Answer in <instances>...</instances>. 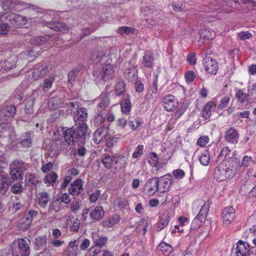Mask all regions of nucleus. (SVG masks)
<instances>
[{
    "instance_id": "obj_37",
    "label": "nucleus",
    "mask_w": 256,
    "mask_h": 256,
    "mask_svg": "<svg viewBox=\"0 0 256 256\" xmlns=\"http://www.w3.org/2000/svg\"><path fill=\"white\" fill-rule=\"evenodd\" d=\"M58 178V176L55 172H51L45 176L44 182L48 186H54L56 183Z\"/></svg>"
},
{
    "instance_id": "obj_58",
    "label": "nucleus",
    "mask_w": 256,
    "mask_h": 256,
    "mask_svg": "<svg viewBox=\"0 0 256 256\" xmlns=\"http://www.w3.org/2000/svg\"><path fill=\"white\" fill-rule=\"evenodd\" d=\"M252 36V34L247 32H242L237 34V37L240 40H244L249 39Z\"/></svg>"
},
{
    "instance_id": "obj_43",
    "label": "nucleus",
    "mask_w": 256,
    "mask_h": 256,
    "mask_svg": "<svg viewBox=\"0 0 256 256\" xmlns=\"http://www.w3.org/2000/svg\"><path fill=\"white\" fill-rule=\"evenodd\" d=\"M31 6L21 1L15 0L14 11L20 12L26 8H30Z\"/></svg>"
},
{
    "instance_id": "obj_1",
    "label": "nucleus",
    "mask_w": 256,
    "mask_h": 256,
    "mask_svg": "<svg viewBox=\"0 0 256 256\" xmlns=\"http://www.w3.org/2000/svg\"><path fill=\"white\" fill-rule=\"evenodd\" d=\"M87 118L86 109L82 108L76 111L74 114V120L76 122H82V123L64 132V137L67 144H70L76 142L82 144L84 142L88 130V126L84 122L86 121Z\"/></svg>"
},
{
    "instance_id": "obj_62",
    "label": "nucleus",
    "mask_w": 256,
    "mask_h": 256,
    "mask_svg": "<svg viewBox=\"0 0 256 256\" xmlns=\"http://www.w3.org/2000/svg\"><path fill=\"white\" fill-rule=\"evenodd\" d=\"M172 174L174 178L178 180L182 179L185 176L184 172L181 169H178L173 170Z\"/></svg>"
},
{
    "instance_id": "obj_54",
    "label": "nucleus",
    "mask_w": 256,
    "mask_h": 256,
    "mask_svg": "<svg viewBox=\"0 0 256 256\" xmlns=\"http://www.w3.org/2000/svg\"><path fill=\"white\" fill-rule=\"evenodd\" d=\"M10 26L7 23L0 24V35L4 36L9 32Z\"/></svg>"
},
{
    "instance_id": "obj_15",
    "label": "nucleus",
    "mask_w": 256,
    "mask_h": 256,
    "mask_svg": "<svg viewBox=\"0 0 256 256\" xmlns=\"http://www.w3.org/2000/svg\"><path fill=\"white\" fill-rule=\"evenodd\" d=\"M84 182L82 179L78 178L74 180L68 187L69 193L73 196H78L83 190Z\"/></svg>"
},
{
    "instance_id": "obj_8",
    "label": "nucleus",
    "mask_w": 256,
    "mask_h": 256,
    "mask_svg": "<svg viewBox=\"0 0 256 256\" xmlns=\"http://www.w3.org/2000/svg\"><path fill=\"white\" fill-rule=\"evenodd\" d=\"M162 103L164 108L168 112L174 111L178 106V100L171 94L164 96Z\"/></svg>"
},
{
    "instance_id": "obj_41",
    "label": "nucleus",
    "mask_w": 256,
    "mask_h": 256,
    "mask_svg": "<svg viewBox=\"0 0 256 256\" xmlns=\"http://www.w3.org/2000/svg\"><path fill=\"white\" fill-rule=\"evenodd\" d=\"M143 124L142 119L139 118H136L134 120L128 121V124L132 130H136L138 128Z\"/></svg>"
},
{
    "instance_id": "obj_2",
    "label": "nucleus",
    "mask_w": 256,
    "mask_h": 256,
    "mask_svg": "<svg viewBox=\"0 0 256 256\" xmlns=\"http://www.w3.org/2000/svg\"><path fill=\"white\" fill-rule=\"evenodd\" d=\"M90 60L95 64H100L99 68L93 72L96 79L104 82L112 79L114 67L111 64L112 59L109 52L104 50L93 52L90 56Z\"/></svg>"
},
{
    "instance_id": "obj_42",
    "label": "nucleus",
    "mask_w": 256,
    "mask_h": 256,
    "mask_svg": "<svg viewBox=\"0 0 256 256\" xmlns=\"http://www.w3.org/2000/svg\"><path fill=\"white\" fill-rule=\"evenodd\" d=\"M210 160V156L207 150H204L199 157V160L200 164L204 166H206L208 164Z\"/></svg>"
},
{
    "instance_id": "obj_4",
    "label": "nucleus",
    "mask_w": 256,
    "mask_h": 256,
    "mask_svg": "<svg viewBox=\"0 0 256 256\" xmlns=\"http://www.w3.org/2000/svg\"><path fill=\"white\" fill-rule=\"evenodd\" d=\"M235 172L224 163L220 164L214 170V178L218 182H223L233 178Z\"/></svg>"
},
{
    "instance_id": "obj_23",
    "label": "nucleus",
    "mask_w": 256,
    "mask_h": 256,
    "mask_svg": "<svg viewBox=\"0 0 256 256\" xmlns=\"http://www.w3.org/2000/svg\"><path fill=\"white\" fill-rule=\"evenodd\" d=\"M107 130L102 127L97 129L93 136V140L96 144L101 142L104 139L106 140L108 134H106Z\"/></svg>"
},
{
    "instance_id": "obj_30",
    "label": "nucleus",
    "mask_w": 256,
    "mask_h": 256,
    "mask_svg": "<svg viewBox=\"0 0 256 256\" xmlns=\"http://www.w3.org/2000/svg\"><path fill=\"white\" fill-rule=\"evenodd\" d=\"M216 106V104L215 102L210 101L208 102L204 106L202 111V115L206 120H208L210 118L212 115V109L214 108Z\"/></svg>"
},
{
    "instance_id": "obj_26",
    "label": "nucleus",
    "mask_w": 256,
    "mask_h": 256,
    "mask_svg": "<svg viewBox=\"0 0 256 256\" xmlns=\"http://www.w3.org/2000/svg\"><path fill=\"white\" fill-rule=\"evenodd\" d=\"M16 57L12 56L4 62H0V66L5 70H10L16 66Z\"/></svg>"
},
{
    "instance_id": "obj_45",
    "label": "nucleus",
    "mask_w": 256,
    "mask_h": 256,
    "mask_svg": "<svg viewBox=\"0 0 256 256\" xmlns=\"http://www.w3.org/2000/svg\"><path fill=\"white\" fill-rule=\"evenodd\" d=\"M26 179L28 181V184L30 186H36L38 183V180L35 175L30 172L26 173Z\"/></svg>"
},
{
    "instance_id": "obj_34",
    "label": "nucleus",
    "mask_w": 256,
    "mask_h": 256,
    "mask_svg": "<svg viewBox=\"0 0 256 256\" xmlns=\"http://www.w3.org/2000/svg\"><path fill=\"white\" fill-rule=\"evenodd\" d=\"M91 217L95 220H100L104 216V211L102 206H96L90 213Z\"/></svg>"
},
{
    "instance_id": "obj_50",
    "label": "nucleus",
    "mask_w": 256,
    "mask_h": 256,
    "mask_svg": "<svg viewBox=\"0 0 256 256\" xmlns=\"http://www.w3.org/2000/svg\"><path fill=\"white\" fill-rule=\"evenodd\" d=\"M236 96L238 101L240 102H244L248 100V95L242 90H238L236 93Z\"/></svg>"
},
{
    "instance_id": "obj_52",
    "label": "nucleus",
    "mask_w": 256,
    "mask_h": 256,
    "mask_svg": "<svg viewBox=\"0 0 256 256\" xmlns=\"http://www.w3.org/2000/svg\"><path fill=\"white\" fill-rule=\"evenodd\" d=\"M46 240L47 238L46 236H38L35 240V244L36 246L40 248V247L45 246Z\"/></svg>"
},
{
    "instance_id": "obj_51",
    "label": "nucleus",
    "mask_w": 256,
    "mask_h": 256,
    "mask_svg": "<svg viewBox=\"0 0 256 256\" xmlns=\"http://www.w3.org/2000/svg\"><path fill=\"white\" fill-rule=\"evenodd\" d=\"M60 208V203L58 201H54L49 206L48 211L58 212Z\"/></svg>"
},
{
    "instance_id": "obj_13",
    "label": "nucleus",
    "mask_w": 256,
    "mask_h": 256,
    "mask_svg": "<svg viewBox=\"0 0 256 256\" xmlns=\"http://www.w3.org/2000/svg\"><path fill=\"white\" fill-rule=\"evenodd\" d=\"M158 192L164 193L168 192L172 184V178L170 174L158 178Z\"/></svg>"
},
{
    "instance_id": "obj_22",
    "label": "nucleus",
    "mask_w": 256,
    "mask_h": 256,
    "mask_svg": "<svg viewBox=\"0 0 256 256\" xmlns=\"http://www.w3.org/2000/svg\"><path fill=\"white\" fill-rule=\"evenodd\" d=\"M92 238L95 246H98L100 248H102L105 246L108 241L107 236L100 235L96 232L92 233Z\"/></svg>"
},
{
    "instance_id": "obj_21",
    "label": "nucleus",
    "mask_w": 256,
    "mask_h": 256,
    "mask_svg": "<svg viewBox=\"0 0 256 256\" xmlns=\"http://www.w3.org/2000/svg\"><path fill=\"white\" fill-rule=\"evenodd\" d=\"M46 26L56 31H60L62 32H66L68 31V28L65 24L54 21V20L52 22H46Z\"/></svg>"
},
{
    "instance_id": "obj_47",
    "label": "nucleus",
    "mask_w": 256,
    "mask_h": 256,
    "mask_svg": "<svg viewBox=\"0 0 256 256\" xmlns=\"http://www.w3.org/2000/svg\"><path fill=\"white\" fill-rule=\"evenodd\" d=\"M54 78H45L44 80L43 84L42 86V90L44 92H47L52 87Z\"/></svg>"
},
{
    "instance_id": "obj_3",
    "label": "nucleus",
    "mask_w": 256,
    "mask_h": 256,
    "mask_svg": "<svg viewBox=\"0 0 256 256\" xmlns=\"http://www.w3.org/2000/svg\"><path fill=\"white\" fill-rule=\"evenodd\" d=\"M30 167L28 164L20 160H16L10 166L11 178L13 180H22L24 172Z\"/></svg>"
},
{
    "instance_id": "obj_60",
    "label": "nucleus",
    "mask_w": 256,
    "mask_h": 256,
    "mask_svg": "<svg viewBox=\"0 0 256 256\" xmlns=\"http://www.w3.org/2000/svg\"><path fill=\"white\" fill-rule=\"evenodd\" d=\"M144 152V146L138 145L132 154V156L134 158H138Z\"/></svg>"
},
{
    "instance_id": "obj_33",
    "label": "nucleus",
    "mask_w": 256,
    "mask_h": 256,
    "mask_svg": "<svg viewBox=\"0 0 256 256\" xmlns=\"http://www.w3.org/2000/svg\"><path fill=\"white\" fill-rule=\"evenodd\" d=\"M200 34L201 38L210 40H212L214 38L216 33L214 30L204 28L200 30Z\"/></svg>"
},
{
    "instance_id": "obj_18",
    "label": "nucleus",
    "mask_w": 256,
    "mask_h": 256,
    "mask_svg": "<svg viewBox=\"0 0 256 256\" xmlns=\"http://www.w3.org/2000/svg\"><path fill=\"white\" fill-rule=\"evenodd\" d=\"M225 139L228 142L236 144L239 139V133L237 130L234 128H229L225 134Z\"/></svg>"
},
{
    "instance_id": "obj_24",
    "label": "nucleus",
    "mask_w": 256,
    "mask_h": 256,
    "mask_svg": "<svg viewBox=\"0 0 256 256\" xmlns=\"http://www.w3.org/2000/svg\"><path fill=\"white\" fill-rule=\"evenodd\" d=\"M50 200L48 194L46 192H42L37 194L36 202L41 208H45Z\"/></svg>"
},
{
    "instance_id": "obj_40",
    "label": "nucleus",
    "mask_w": 256,
    "mask_h": 256,
    "mask_svg": "<svg viewBox=\"0 0 256 256\" xmlns=\"http://www.w3.org/2000/svg\"><path fill=\"white\" fill-rule=\"evenodd\" d=\"M122 112L123 114H128L131 110V103L129 99H124L120 104Z\"/></svg>"
},
{
    "instance_id": "obj_38",
    "label": "nucleus",
    "mask_w": 256,
    "mask_h": 256,
    "mask_svg": "<svg viewBox=\"0 0 256 256\" xmlns=\"http://www.w3.org/2000/svg\"><path fill=\"white\" fill-rule=\"evenodd\" d=\"M15 0H4L1 4L4 10L6 12H12L14 10Z\"/></svg>"
},
{
    "instance_id": "obj_56",
    "label": "nucleus",
    "mask_w": 256,
    "mask_h": 256,
    "mask_svg": "<svg viewBox=\"0 0 256 256\" xmlns=\"http://www.w3.org/2000/svg\"><path fill=\"white\" fill-rule=\"evenodd\" d=\"M209 142L208 136H200L197 140V144L201 147L204 146Z\"/></svg>"
},
{
    "instance_id": "obj_17",
    "label": "nucleus",
    "mask_w": 256,
    "mask_h": 256,
    "mask_svg": "<svg viewBox=\"0 0 256 256\" xmlns=\"http://www.w3.org/2000/svg\"><path fill=\"white\" fill-rule=\"evenodd\" d=\"M122 160V158L114 156H111L108 154H106L103 156L102 163L106 168H110Z\"/></svg>"
},
{
    "instance_id": "obj_31",
    "label": "nucleus",
    "mask_w": 256,
    "mask_h": 256,
    "mask_svg": "<svg viewBox=\"0 0 256 256\" xmlns=\"http://www.w3.org/2000/svg\"><path fill=\"white\" fill-rule=\"evenodd\" d=\"M120 220L118 214H114L102 222V226L104 228H110L118 223Z\"/></svg>"
},
{
    "instance_id": "obj_12",
    "label": "nucleus",
    "mask_w": 256,
    "mask_h": 256,
    "mask_svg": "<svg viewBox=\"0 0 256 256\" xmlns=\"http://www.w3.org/2000/svg\"><path fill=\"white\" fill-rule=\"evenodd\" d=\"M235 216V210L232 207L225 208L222 212L223 224L226 226H228L234 220Z\"/></svg>"
},
{
    "instance_id": "obj_59",
    "label": "nucleus",
    "mask_w": 256,
    "mask_h": 256,
    "mask_svg": "<svg viewBox=\"0 0 256 256\" xmlns=\"http://www.w3.org/2000/svg\"><path fill=\"white\" fill-rule=\"evenodd\" d=\"M101 248L94 244L88 250V254L89 256H96L101 251Z\"/></svg>"
},
{
    "instance_id": "obj_55",
    "label": "nucleus",
    "mask_w": 256,
    "mask_h": 256,
    "mask_svg": "<svg viewBox=\"0 0 256 256\" xmlns=\"http://www.w3.org/2000/svg\"><path fill=\"white\" fill-rule=\"evenodd\" d=\"M105 120V117L101 114H98L94 118V124L98 126L102 125Z\"/></svg>"
},
{
    "instance_id": "obj_6",
    "label": "nucleus",
    "mask_w": 256,
    "mask_h": 256,
    "mask_svg": "<svg viewBox=\"0 0 256 256\" xmlns=\"http://www.w3.org/2000/svg\"><path fill=\"white\" fill-rule=\"evenodd\" d=\"M2 17L9 21L10 24L16 28L22 27L28 22L26 16L14 12H6L2 14L0 13V18Z\"/></svg>"
},
{
    "instance_id": "obj_48",
    "label": "nucleus",
    "mask_w": 256,
    "mask_h": 256,
    "mask_svg": "<svg viewBox=\"0 0 256 256\" xmlns=\"http://www.w3.org/2000/svg\"><path fill=\"white\" fill-rule=\"evenodd\" d=\"M171 5L173 10L176 12H184L186 10L185 4L182 2H173Z\"/></svg>"
},
{
    "instance_id": "obj_29",
    "label": "nucleus",
    "mask_w": 256,
    "mask_h": 256,
    "mask_svg": "<svg viewBox=\"0 0 256 256\" xmlns=\"http://www.w3.org/2000/svg\"><path fill=\"white\" fill-rule=\"evenodd\" d=\"M148 162L149 164L156 168V170H159L162 168L158 162V155L154 152L150 153L148 157Z\"/></svg>"
},
{
    "instance_id": "obj_36",
    "label": "nucleus",
    "mask_w": 256,
    "mask_h": 256,
    "mask_svg": "<svg viewBox=\"0 0 256 256\" xmlns=\"http://www.w3.org/2000/svg\"><path fill=\"white\" fill-rule=\"evenodd\" d=\"M50 38V36L48 35L40 36H34L30 38V42L34 45L40 46L46 41H48Z\"/></svg>"
},
{
    "instance_id": "obj_19",
    "label": "nucleus",
    "mask_w": 256,
    "mask_h": 256,
    "mask_svg": "<svg viewBox=\"0 0 256 256\" xmlns=\"http://www.w3.org/2000/svg\"><path fill=\"white\" fill-rule=\"evenodd\" d=\"M16 112V107L14 105L6 106L0 111V118L2 120L6 118H13Z\"/></svg>"
},
{
    "instance_id": "obj_61",
    "label": "nucleus",
    "mask_w": 256,
    "mask_h": 256,
    "mask_svg": "<svg viewBox=\"0 0 256 256\" xmlns=\"http://www.w3.org/2000/svg\"><path fill=\"white\" fill-rule=\"evenodd\" d=\"M23 190L22 182L16 183L11 188L12 192L16 194H20L22 192Z\"/></svg>"
},
{
    "instance_id": "obj_5",
    "label": "nucleus",
    "mask_w": 256,
    "mask_h": 256,
    "mask_svg": "<svg viewBox=\"0 0 256 256\" xmlns=\"http://www.w3.org/2000/svg\"><path fill=\"white\" fill-rule=\"evenodd\" d=\"M30 240L27 238H18L14 242L18 246L12 248V254L14 256H28L30 254Z\"/></svg>"
},
{
    "instance_id": "obj_7",
    "label": "nucleus",
    "mask_w": 256,
    "mask_h": 256,
    "mask_svg": "<svg viewBox=\"0 0 256 256\" xmlns=\"http://www.w3.org/2000/svg\"><path fill=\"white\" fill-rule=\"evenodd\" d=\"M210 204L208 202H204L198 214L193 220L191 224V230H196L201 226L206 219L208 211Z\"/></svg>"
},
{
    "instance_id": "obj_10",
    "label": "nucleus",
    "mask_w": 256,
    "mask_h": 256,
    "mask_svg": "<svg viewBox=\"0 0 256 256\" xmlns=\"http://www.w3.org/2000/svg\"><path fill=\"white\" fill-rule=\"evenodd\" d=\"M158 177H155L148 179L144 186V190L146 194L151 196L158 192Z\"/></svg>"
},
{
    "instance_id": "obj_16",
    "label": "nucleus",
    "mask_w": 256,
    "mask_h": 256,
    "mask_svg": "<svg viewBox=\"0 0 256 256\" xmlns=\"http://www.w3.org/2000/svg\"><path fill=\"white\" fill-rule=\"evenodd\" d=\"M79 239H74L70 242L65 251L66 256H78L80 252V250L78 246Z\"/></svg>"
},
{
    "instance_id": "obj_63",
    "label": "nucleus",
    "mask_w": 256,
    "mask_h": 256,
    "mask_svg": "<svg viewBox=\"0 0 256 256\" xmlns=\"http://www.w3.org/2000/svg\"><path fill=\"white\" fill-rule=\"evenodd\" d=\"M148 226V222L146 220H142L140 221L138 228L139 231L142 230H143V234H144L147 230V227Z\"/></svg>"
},
{
    "instance_id": "obj_49",
    "label": "nucleus",
    "mask_w": 256,
    "mask_h": 256,
    "mask_svg": "<svg viewBox=\"0 0 256 256\" xmlns=\"http://www.w3.org/2000/svg\"><path fill=\"white\" fill-rule=\"evenodd\" d=\"M116 96H120L125 90V84L122 81L118 82L116 85Z\"/></svg>"
},
{
    "instance_id": "obj_39",
    "label": "nucleus",
    "mask_w": 256,
    "mask_h": 256,
    "mask_svg": "<svg viewBox=\"0 0 256 256\" xmlns=\"http://www.w3.org/2000/svg\"><path fill=\"white\" fill-rule=\"evenodd\" d=\"M158 248L165 256H168L173 250V248L170 245L164 242H162L159 244Z\"/></svg>"
},
{
    "instance_id": "obj_20",
    "label": "nucleus",
    "mask_w": 256,
    "mask_h": 256,
    "mask_svg": "<svg viewBox=\"0 0 256 256\" xmlns=\"http://www.w3.org/2000/svg\"><path fill=\"white\" fill-rule=\"evenodd\" d=\"M14 128L8 124H0V136L8 137L12 139L14 137Z\"/></svg>"
},
{
    "instance_id": "obj_11",
    "label": "nucleus",
    "mask_w": 256,
    "mask_h": 256,
    "mask_svg": "<svg viewBox=\"0 0 256 256\" xmlns=\"http://www.w3.org/2000/svg\"><path fill=\"white\" fill-rule=\"evenodd\" d=\"M48 62H44L36 64L32 74L34 80H36L47 74L48 71Z\"/></svg>"
},
{
    "instance_id": "obj_28",
    "label": "nucleus",
    "mask_w": 256,
    "mask_h": 256,
    "mask_svg": "<svg viewBox=\"0 0 256 256\" xmlns=\"http://www.w3.org/2000/svg\"><path fill=\"white\" fill-rule=\"evenodd\" d=\"M154 58L149 51L145 52L142 59V64L146 68H152L153 66Z\"/></svg>"
},
{
    "instance_id": "obj_35",
    "label": "nucleus",
    "mask_w": 256,
    "mask_h": 256,
    "mask_svg": "<svg viewBox=\"0 0 256 256\" xmlns=\"http://www.w3.org/2000/svg\"><path fill=\"white\" fill-rule=\"evenodd\" d=\"M32 223V218L25 216L22 218L18 222V227L20 230L27 229Z\"/></svg>"
},
{
    "instance_id": "obj_46",
    "label": "nucleus",
    "mask_w": 256,
    "mask_h": 256,
    "mask_svg": "<svg viewBox=\"0 0 256 256\" xmlns=\"http://www.w3.org/2000/svg\"><path fill=\"white\" fill-rule=\"evenodd\" d=\"M79 239V241L78 242V244H80V250H87V248L90 246V240L87 238H84L82 239H80V238H78Z\"/></svg>"
},
{
    "instance_id": "obj_25",
    "label": "nucleus",
    "mask_w": 256,
    "mask_h": 256,
    "mask_svg": "<svg viewBox=\"0 0 256 256\" xmlns=\"http://www.w3.org/2000/svg\"><path fill=\"white\" fill-rule=\"evenodd\" d=\"M98 100V110L100 112H102L103 110L109 106V98L106 94H102Z\"/></svg>"
},
{
    "instance_id": "obj_57",
    "label": "nucleus",
    "mask_w": 256,
    "mask_h": 256,
    "mask_svg": "<svg viewBox=\"0 0 256 256\" xmlns=\"http://www.w3.org/2000/svg\"><path fill=\"white\" fill-rule=\"evenodd\" d=\"M134 30L130 27L127 26H121L118 29V33L120 34H128L130 33H134Z\"/></svg>"
},
{
    "instance_id": "obj_44",
    "label": "nucleus",
    "mask_w": 256,
    "mask_h": 256,
    "mask_svg": "<svg viewBox=\"0 0 256 256\" xmlns=\"http://www.w3.org/2000/svg\"><path fill=\"white\" fill-rule=\"evenodd\" d=\"M114 207L122 209L128 205V201L124 198H117L114 200Z\"/></svg>"
},
{
    "instance_id": "obj_9",
    "label": "nucleus",
    "mask_w": 256,
    "mask_h": 256,
    "mask_svg": "<svg viewBox=\"0 0 256 256\" xmlns=\"http://www.w3.org/2000/svg\"><path fill=\"white\" fill-rule=\"evenodd\" d=\"M202 64L206 71L208 73L216 74L218 70V66L216 60L210 56H206L203 59Z\"/></svg>"
},
{
    "instance_id": "obj_14",
    "label": "nucleus",
    "mask_w": 256,
    "mask_h": 256,
    "mask_svg": "<svg viewBox=\"0 0 256 256\" xmlns=\"http://www.w3.org/2000/svg\"><path fill=\"white\" fill-rule=\"evenodd\" d=\"M250 246L248 243L239 240L236 244L235 252L236 256H248Z\"/></svg>"
},
{
    "instance_id": "obj_53",
    "label": "nucleus",
    "mask_w": 256,
    "mask_h": 256,
    "mask_svg": "<svg viewBox=\"0 0 256 256\" xmlns=\"http://www.w3.org/2000/svg\"><path fill=\"white\" fill-rule=\"evenodd\" d=\"M230 96H226L220 100V104L218 106V108L222 110L228 106L230 102Z\"/></svg>"
},
{
    "instance_id": "obj_64",
    "label": "nucleus",
    "mask_w": 256,
    "mask_h": 256,
    "mask_svg": "<svg viewBox=\"0 0 256 256\" xmlns=\"http://www.w3.org/2000/svg\"><path fill=\"white\" fill-rule=\"evenodd\" d=\"M196 78V75L193 71H188L185 74V78L186 82H192Z\"/></svg>"
},
{
    "instance_id": "obj_32",
    "label": "nucleus",
    "mask_w": 256,
    "mask_h": 256,
    "mask_svg": "<svg viewBox=\"0 0 256 256\" xmlns=\"http://www.w3.org/2000/svg\"><path fill=\"white\" fill-rule=\"evenodd\" d=\"M64 103L62 100L58 97H54L50 99L48 102V106L51 110H56L62 106Z\"/></svg>"
},
{
    "instance_id": "obj_27",
    "label": "nucleus",
    "mask_w": 256,
    "mask_h": 256,
    "mask_svg": "<svg viewBox=\"0 0 256 256\" xmlns=\"http://www.w3.org/2000/svg\"><path fill=\"white\" fill-rule=\"evenodd\" d=\"M158 77L156 76L153 80L152 84L149 85V88L148 93L146 95V98L150 100L154 98V94H156L158 92Z\"/></svg>"
}]
</instances>
